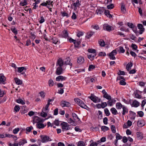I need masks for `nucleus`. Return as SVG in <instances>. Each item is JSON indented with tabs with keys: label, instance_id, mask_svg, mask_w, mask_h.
Here are the masks:
<instances>
[{
	"label": "nucleus",
	"instance_id": "nucleus-1",
	"mask_svg": "<svg viewBox=\"0 0 146 146\" xmlns=\"http://www.w3.org/2000/svg\"><path fill=\"white\" fill-rule=\"evenodd\" d=\"M75 102L79 106L82 108L88 110V107L80 99L76 98L74 99Z\"/></svg>",
	"mask_w": 146,
	"mask_h": 146
},
{
	"label": "nucleus",
	"instance_id": "nucleus-2",
	"mask_svg": "<svg viewBox=\"0 0 146 146\" xmlns=\"http://www.w3.org/2000/svg\"><path fill=\"white\" fill-rule=\"evenodd\" d=\"M61 125L63 131L71 129V126L67 123L63 122L61 123Z\"/></svg>",
	"mask_w": 146,
	"mask_h": 146
},
{
	"label": "nucleus",
	"instance_id": "nucleus-3",
	"mask_svg": "<svg viewBox=\"0 0 146 146\" xmlns=\"http://www.w3.org/2000/svg\"><path fill=\"white\" fill-rule=\"evenodd\" d=\"M88 98L95 103L99 102L101 101L100 98L94 96L92 94H91V96L89 97Z\"/></svg>",
	"mask_w": 146,
	"mask_h": 146
},
{
	"label": "nucleus",
	"instance_id": "nucleus-4",
	"mask_svg": "<svg viewBox=\"0 0 146 146\" xmlns=\"http://www.w3.org/2000/svg\"><path fill=\"white\" fill-rule=\"evenodd\" d=\"M40 137L42 139L41 141L43 143L46 142L48 141H51L52 140L49 136L46 135H41Z\"/></svg>",
	"mask_w": 146,
	"mask_h": 146
},
{
	"label": "nucleus",
	"instance_id": "nucleus-5",
	"mask_svg": "<svg viewBox=\"0 0 146 146\" xmlns=\"http://www.w3.org/2000/svg\"><path fill=\"white\" fill-rule=\"evenodd\" d=\"M117 54V52L116 50H113L109 54V56L110 59L112 60L115 59V56Z\"/></svg>",
	"mask_w": 146,
	"mask_h": 146
},
{
	"label": "nucleus",
	"instance_id": "nucleus-6",
	"mask_svg": "<svg viewBox=\"0 0 146 146\" xmlns=\"http://www.w3.org/2000/svg\"><path fill=\"white\" fill-rule=\"evenodd\" d=\"M43 121L42 120L38 117L36 116H34L33 121V123L34 124L35 123H38L39 122H42Z\"/></svg>",
	"mask_w": 146,
	"mask_h": 146
},
{
	"label": "nucleus",
	"instance_id": "nucleus-7",
	"mask_svg": "<svg viewBox=\"0 0 146 146\" xmlns=\"http://www.w3.org/2000/svg\"><path fill=\"white\" fill-rule=\"evenodd\" d=\"M70 104L68 102L63 101H62L60 104L61 106L62 107H69L70 106Z\"/></svg>",
	"mask_w": 146,
	"mask_h": 146
},
{
	"label": "nucleus",
	"instance_id": "nucleus-8",
	"mask_svg": "<svg viewBox=\"0 0 146 146\" xmlns=\"http://www.w3.org/2000/svg\"><path fill=\"white\" fill-rule=\"evenodd\" d=\"M115 135L116 139L115 142V145L116 146H117L118 140L121 139L122 138V137L118 133H116Z\"/></svg>",
	"mask_w": 146,
	"mask_h": 146
},
{
	"label": "nucleus",
	"instance_id": "nucleus-9",
	"mask_svg": "<svg viewBox=\"0 0 146 146\" xmlns=\"http://www.w3.org/2000/svg\"><path fill=\"white\" fill-rule=\"evenodd\" d=\"M64 64V62L63 60L61 58H60L58 60L56 65L57 66L58 65L59 66L62 67Z\"/></svg>",
	"mask_w": 146,
	"mask_h": 146
},
{
	"label": "nucleus",
	"instance_id": "nucleus-10",
	"mask_svg": "<svg viewBox=\"0 0 146 146\" xmlns=\"http://www.w3.org/2000/svg\"><path fill=\"white\" fill-rule=\"evenodd\" d=\"M63 72V69L62 67L58 66L56 69V74L57 75H59L62 74Z\"/></svg>",
	"mask_w": 146,
	"mask_h": 146
},
{
	"label": "nucleus",
	"instance_id": "nucleus-11",
	"mask_svg": "<svg viewBox=\"0 0 146 146\" xmlns=\"http://www.w3.org/2000/svg\"><path fill=\"white\" fill-rule=\"evenodd\" d=\"M70 60L69 58H67L65 59V60L64 61V64L69 65L70 66H72V64L70 62Z\"/></svg>",
	"mask_w": 146,
	"mask_h": 146
},
{
	"label": "nucleus",
	"instance_id": "nucleus-12",
	"mask_svg": "<svg viewBox=\"0 0 146 146\" xmlns=\"http://www.w3.org/2000/svg\"><path fill=\"white\" fill-rule=\"evenodd\" d=\"M77 61L78 63L81 64L84 62V60L83 57L80 56L77 59Z\"/></svg>",
	"mask_w": 146,
	"mask_h": 146
},
{
	"label": "nucleus",
	"instance_id": "nucleus-13",
	"mask_svg": "<svg viewBox=\"0 0 146 146\" xmlns=\"http://www.w3.org/2000/svg\"><path fill=\"white\" fill-rule=\"evenodd\" d=\"M104 29L107 31H110L111 30V27L107 24L104 25Z\"/></svg>",
	"mask_w": 146,
	"mask_h": 146
},
{
	"label": "nucleus",
	"instance_id": "nucleus-14",
	"mask_svg": "<svg viewBox=\"0 0 146 146\" xmlns=\"http://www.w3.org/2000/svg\"><path fill=\"white\" fill-rule=\"evenodd\" d=\"M145 122L143 120L139 121L137 122V125L139 127H142L145 125Z\"/></svg>",
	"mask_w": 146,
	"mask_h": 146
},
{
	"label": "nucleus",
	"instance_id": "nucleus-15",
	"mask_svg": "<svg viewBox=\"0 0 146 146\" xmlns=\"http://www.w3.org/2000/svg\"><path fill=\"white\" fill-rule=\"evenodd\" d=\"M66 79L65 77H64L62 76H59L56 78V80L57 81H60V80H65Z\"/></svg>",
	"mask_w": 146,
	"mask_h": 146
},
{
	"label": "nucleus",
	"instance_id": "nucleus-16",
	"mask_svg": "<svg viewBox=\"0 0 146 146\" xmlns=\"http://www.w3.org/2000/svg\"><path fill=\"white\" fill-rule=\"evenodd\" d=\"M62 36L64 38H68V31L64 30L62 32Z\"/></svg>",
	"mask_w": 146,
	"mask_h": 146
},
{
	"label": "nucleus",
	"instance_id": "nucleus-17",
	"mask_svg": "<svg viewBox=\"0 0 146 146\" xmlns=\"http://www.w3.org/2000/svg\"><path fill=\"white\" fill-rule=\"evenodd\" d=\"M121 12L123 13H125L126 12V8L125 7V5L123 3H121Z\"/></svg>",
	"mask_w": 146,
	"mask_h": 146
},
{
	"label": "nucleus",
	"instance_id": "nucleus-18",
	"mask_svg": "<svg viewBox=\"0 0 146 146\" xmlns=\"http://www.w3.org/2000/svg\"><path fill=\"white\" fill-rule=\"evenodd\" d=\"M41 122H39L37 123L36 125V127L38 129L43 128L45 127V125L44 124L41 123Z\"/></svg>",
	"mask_w": 146,
	"mask_h": 146
},
{
	"label": "nucleus",
	"instance_id": "nucleus-19",
	"mask_svg": "<svg viewBox=\"0 0 146 146\" xmlns=\"http://www.w3.org/2000/svg\"><path fill=\"white\" fill-rule=\"evenodd\" d=\"M6 80L5 77L4 76H0V83L5 84V81Z\"/></svg>",
	"mask_w": 146,
	"mask_h": 146
},
{
	"label": "nucleus",
	"instance_id": "nucleus-20",
	"mask_svg": "<svg viewBox=\"0 0 146 146\" xmlns=\"http://www.w3.org/2000/svg\"><path fill=\"white\" fill-rule=\"evenodd\" d=\"M96 54H90L88 55V58L91 60H93L94 59V57L96 56Z\"/></svg>",
	"mask_w": 146,
	"mask_h": 146
},
{
	"label": "nucleus",
	"instance_id": "nucleus-21",
	"mask_svg": "<svg viewBox=\"0 0 146 146\" xmlns=\"http://www.w3.org/2000/svg\"><path fill=\"white\" fill-rule=\"evenodd\" d=\"M81 5L80 2L79 0H77L76 2L74 3L73 4V5L74 7H79Z\"/></svg>",
	"mask_w": 146,
	"mask_h": 146
},
{
	"label": "nucleus",
	"instance_id": "nucleus-22",
	"mask_svg": "<svg viewBox=\"0 0 146 146\" xmlns=\"http://www.w3.org/2000/svg\"><path fill=\"white\" fill-rule=\"evenodd\" d=\"M137 137L139 139H141L143 138V134L140 132H137Z\"/></svg>",
	"mask_w": 146,
	"mask_h": 146
},
{
	"label": "nucleus",
	"instance_id": "nucleus-23",
	"mask_svg": "<svg viewBox=\"0 0 146 146\" xmlns=\"http://www.w3.org/2000/svg\"><path fill=\"white\" fill-rule=\"evenodd\" d=\"M94 33V32L91 31L88 32L87 33L86 37L88 38H89Z\"/></svg>",
	"mask_w": 146,
	"mask_h": 146
},
{
	"label": "nucleus",
	"instance_id": "nucleus-24",
	"mask_svg": "<svg viewBox=\"0 0 146 146\" xmlns=\"http://www.w3.org/2000/svg\"><path fill=\"white\" fill-rule=\"evenodd\" d=\"M132 105L135 107H137L139 106V102L136 100H135L133 102Z\"/></svg>",
	"mask_w": 146,
	"mask_h": 146
},
{
	"label": "nucleus",
	"instance_id": "nucleus-25",
	"mask_svg": "<svg viewBox=\"0 0 146 146\" xmlns=\"http://www.w3.org/2000/svg\"><path fill=\"white\" fill-rule=\"evenodd\" d=\"M123 112L122 114L123 115H125L126 113H128V110L126 107H125L124 106L123 107Z\"/></svg>",
	"mask_w": 146,
	"mask_h": 146
},
{
	"label": "nucleus",
	"instance_id": "nucleus-26",
	"mask_svg": "<svg viewBox=\"0 0 146 146\" xmlns=\"http://www.w3.org/2000/svg\"><path fill=\"white\" fill-rule=\"evenodd\" d=\"M133 64L131 62H129L127 65L126 69L127 71H129L131 69V67L132 66Z\"/></svg>",
	"mask_w": 146,
	"mask_h": 146
},
{
	"label": "nucleus",
	"instance_id": "nucleus-27",
	"mask_svg": "<svg viewBox=\"0 0 146 146\" xmlns=\"http://www.w3.org/2000/svg\"><path fill=\"white\" fill-rule=\"evenodd\" d=\"M15 80L16 84L18 85L21 84L22 83V81L17 78H15Z\"/></svg>",
	"mask_w": 146,
	"mask_h": 146
},
{
	"label": "nucleus",
	"instance_id": "nucleus-28",
	"mask_svg": "<svg viewBox=\"0 0 146 146\" xmlns=\"http://www.w3.org/2000/svg\"><path fill=\"white\" fill-rule=\"evenodd\" d=\"M68 122L72 125L75 126L76 125L74 121L71 118L68 119Z\"/></svg>",
	"mask_w": 146,
	"mask_h": 146
},
{
	"label": "nucleus",
	"instance_id": "nucleus-29",
	"mask_svg": "<svg viewBox=\"0 0 146 146\" xmlns=\"http://www.w3.org/2000/svg\"><path fill=\"white\" fill-rule=\"evenodd\" d=\"M116 107L117 109H121L123 106L119 102L117 103L116 104Z\"/></svg>",
	"mask_w": 146,
	"mask_h": 146
},
{
	"label": "nucleus",
	"instance_id": "nucleus-30",
	"mask_svg": "<svg viewBox=\"0 0 146 146\" xmlns=\"http://www.w3.org/2000/svg\"><path fill=\"white\" fill-rule=\"evenodd\" d=\"M104 13L105 15H106L109 18H111L112 17L110 13L108 10H105Z\"/></svg>",
	"mask_w": 146,
	"mask_h": 146
},
{
	"label": "nucleus",
	"instance_id": "nucleus-31",
	"mask_svg": "<svg viewBox=\"0 0 146 146\" xmlns=\"http://www.w3.org/2000/svg\"><path fill=\"white\" fill-rule=\"evenodd\" d=\"M16 102L18 103L21 104L22 105H24L25 104V102L23 100L21 99H18L16 100Z\"/></svg>",
	"mask_w": 146,
	"mask_h": 146
},
{
	"label": "nucleus",
	"instance_id": "nucleus-32",
	"mask_svg": "<svg viewBox=\"0 0 146 146\" xmlns=\"http://www.w3.org/2000/svg\"><path fill=\"white\" fill-rule=\"evenodd\" d=\"M99 43L100 45L102 47L104 46L105 45L104 40L102 39H101L99 41Z\"/></svg>",
	"mask_w": 146,
	"mask_h": 146
},
{
	"label": "nucleus",
	"instance_id": "nucleus-33",
	"mask_svg": "<svg viewBox=\"0 0 146 146\" xmlns=\"http://www.w3.org/2000/svg\"><path fill=\"white\" fill-rule=\"evenodd\" d=\"M24 70H26V68H25L24 67H21L18 68V72H21Z\"/></svg>",
	"mask_w": 146,
	"mask_h": 146
},
{
	"label": "nucleus",
	"instance_id": "nucleus-34",
	"mask_svg": "<svg viewBox=\"0 0 146 146\" xmlns=\"http://www.w3.org/2000/svg\"><path fill=\"white\" fill-rule=\"evenodd\" d=\"M72 115L74 120H76L78 119L79 120H80V119L77 116V115L75 113H73L72 114Z\"/></svg>",
	"mask_w": 146,
	"mask_h": 146
},
{
	"label": "nucleus",
	"instance_id": "nucleus-35",
	"mask_svg": "<svg viewBox=\"0 0 146 146\" xmlns=\"http://www.w3.org/2000/svg\"><path fill=\"white\" fill-rule=\"evenodd\" d=\"M105 10L103 8H102L101 9L98 10V11L97 12V14H102L103 13V12L105 11Z\"/></svg>",
	"mask_w": 146,
	"mask_h": 146
},
{
	"label": "nucleus",
	"instance_id": "nucleus-36",
	"mask_svg": "<svg viewBox=\"0 0 146 146\" xmlns=\"http://www.w3.org/2000/svg\"><path fill=\"white\" fill-rule=\"evenodd\" d=\"M110 110L113 114L115 115L117 114V111L115 108H112Z\"/></svg>",
	"mask_w": 146,
	"mask_h": 146
},
{
	"label": "nucleus",
	"instance_id": "nucleus-37",
	"mask_svg": "<svg viewBox=\"0 0 146 146\" xmlns=\"http://www.w3.org/2000/svg\"><path fill=\"white\" fill-rule=\"evenodd\" d=\"M103 97L104 98L107 100H110L111 99V97L107 93V94H106L105 95H104Z\"/></svg>",
	"mask_w": 146,
	"mask_h": 146
},
{
	"label": "nucleus",
	"instance_id": "nucleus-38",
	"mask_svg": "<svg viewBox=\"0 0 146 146\" xmlns=\"http://www.w3.org/2000/svg\"><path fill=\"white\" fill-rule=\"evenodd\" d=\"M21 5L24 6L26 5L27 4V0H24L21 2L20 3Z\"/></svg>",
	"mask_w": 146,
	"mask_h": 146
},
{
	"label": "nucleus",
	"instance_id": "nucleus-39",
	"mask_svg": "<svg viewBox=\"0 0 146 146\" xmlns=\"http://www.w3.org/2000/svg\"><path fill=\"white\" fill-rule=\"evenodd\" d=\"M88 52L90 53L93 54H96V50L94 49H89L88 50Z\"/></svg>",
	"mask_w": 146,
	"mask_h": 146
},
{
	"label": "nucleus",
	"instance_id": "nucleus-40",
	"mask_svg": "<svg viewBox=\"0 0 146 146\" xmlns=\"http://www.w3.org/2000/svg\"><path fill=\"white\" fill-rule=\"evenodd\" d=\"M130 115H133V116H132L130 117L131 119H134L135 117V113L131 111H130Z\"/></svg>",
	"mask_w": 146,
	"mask_h": 146
},
{
	"label": "nucleus",
	"instance_id": "nucleus-41",
	"mask_svg": "<svg viewBox=\"0 0 146 146\" xmlns=\"http://www.w3.org/2000/svg\"><path fill=\"white\" fill-rule=\"evenodd\" d=\"M85 143L82 141H80L78 142V146H85Z\"/></svg>",
	"mask_w": 146,
	"mask_h": 146
},
{
	"label": "nucleus",
	"instance_id": "nucleus-42",
	"mask_svg": "<svg viewBox=\"0 0 146 146\" xmlns=\"http://www.w3.org/2000/svg\"><path fill=\"white\" fill-rule=\"evenodd\" d=\"M44 111L42 110V111L40 113V115L42 117H45L47 116V114L46 113V112H44Z\"/></svg>",
	"mask_w": 146,
	"mask_h": 146
},
{
	"label": "nucleus",
	"instance_id": "nucleus-43",
	"mask_svg": "<svg viewBox=\"0 0 146 146\" xmlns=\"http://www.w3.org/2000/svg\"><path fill=\"white\" fill-rule=\"evenodd\" d=\"M101 129L103 131H106L108 130L109 128L106 126H102L101 127Z\"/></svg>",
	"mask_w": 146,
	"mask_h": 146
},
{
	"label": "nucleus",
	"instance_id": "nucleus-44",
	"mask_svg": "<svg viewBox=\"0 0 146 146\" xmlns=\"http://www.w3.org/2000/svg\"><path fill=\"white\" fill-rule=\"evenodd\" d=\"M104 112L105 114L107 116H108L110 115V113L108 110L107 108H105L104 110Z\"/></svg>",
	"mask_w": 146,
	"mask_h": 146
},
{
	"label": "nucleus",
	"instance_id": "nucleus-45",
	"mask_svg": "<svg viewBox=\"0 0 146 146\" xmlns=\"http://www.w3.org/2000/svg\"><path fill=\"white\" fill-rule=\"evenodd\" d=\"M54 84V82L51 79L49 80L48 81V85L50 87H51L53 86Z\"/></svg>",
	"mask_w": 146,
	"mask_h": 146
},
{
	"label": "nucleus",
	"instance_id": "nucleus-46",
	"mask_svg": "<svg viewBox=\"0 0 146 146\" xmlns=\"http://www.w3.org/2000/svg\"><path fill=\"white\" fill-rule=\"evenodd\" d=\"M107 8L108 9H111L113 8L114 6L113 4H111L110 5H108L107 6Z\"/></svg>",
	"mask_w": 146,
	"mask_h": 146
},
{
	"label": "nucleus",
	"instance_id": "nucleus-47",
	"mask_svg": "<svg viewBox=\"0 0 146 146\" xmlns=\"http://www.w3.org/2000/svg\"><path fill=\"white\" fill-rule=\"evenodd\" d=\"M111 128L113 133H115L116 132L115 127L114 125H111Z\"/></svg>",
	"mask_w": 146,
	"mask_h": 146
},
{
	"label": "nucleus",
	"instance_id": "nucleus-48",
	"mask_svg": "<svg viewBox=\"0 0 146 146\" xmlns=\"http://www.w3.org/2000/svg\"><path fill=\"white\" fill-rule=\"evenodd\" d=\"M46 3L47 5H48L49 6H51V7L53 6V5L52 4V3H53V1H51L50 0H48L46 1Z\"/></svg>",
	"mask_w": 146,
	"mask_h": 146
},
{
	"label": "nucleus",
	"instance_id": "nucleus-49",
	"mask_svg": "<svg viewBox=\"0 0 146 146\" xmlns=\"http://www.w3.org/2000/svg\"><path fill=\"white\" fill-rule=\"evenodd\" d=\"M134 94H135V97L138 99H141L142 98V96L140 95H139L137 92H135Z\"/></svg>",
	"mask_w": 146,
	"mask_h": 146
},
{
	"label": "nucleus",
	"instance_id": "nucleus-50",
	"mask_svg": "<svg viewBox=\"0 0 146 146\" xmlns=\"http://www.w3.org/2000/svg\"><path fill=\"white\" fill-rule=\"evenodd\" d=\"M61 13L63 17L66 16L67 17H69L68 14L65 11L61 12Z\"/></svg>",
	"mask_w": 146,
	"mask_h": 146
},
{
	"label": "nucleus",
	"instance_id": "nucleus-51",
	"mask_svg": "<svg viewBox=\"0 0 146 146\" xmlns=\"http://www.w3.org/2000/svg\"><path fill=\"white\" fill-rule=\"evenodd\" d=\"M119 53H123L125 52V50L123 47L120 46L119 47Z\"/></svg>",
	"mask_w": 146,
	"mask_h": 146
},
{
	"label": "nucleus",
	"instance_id": "nucleus-52",
	"mask_svg": "<svg viewBox=\"0 0 146 146\" xmlns=\"http://www.w3.org/2000/svg\"><path fill=\"white\" fill-rule=\"evenodd\" d=\"M20 108L18 105H16L14 108V110L16 112L19 111Z\"/></svg>",
	"mask_w": 146,
	"mask_h": 146
},
{
	"label": "nucleus",
	"instance_id": "nucleus-53",
	"mask_svg": "<svg viewBox=\"0 0 146 146\" xmlns=\"http://www.w3.org/2000/svg\"><path fill=\"white\" fill-rule=\"evenodd\" d=\"M108 100V101L107 102V104L108 105L110 106H111L113 105L112 100H111V99Z\"/></svg>",
	"mask_w": 146,
	"mask_h": 146
},
{
	"label": "nucleus",
	"instance_id": "nucleus-54",
	"mask_svg": "<svg viewBox=\"0 0 146 146\" xmlns=\"http://www.w3.org/2000/svg\"><path fill=\"white\" fill-rule=\"evenodd\" d=\"M84 33L83 32L81 31H78L77 33V36L78 37H80L83 35Z\"/></svg>",
	"mask_w": 146,
	"mask_h": 146
},
{
	"label": "nucleus",
	"instance_id": "nucleus-55",
	"mask_svg": "<svg viewBox=\"0 0 146 146\" xmlns=\"http://www.w3.org/2000/svg\"><path fill=\"white\" fill-rule=\"evenodd\" d=\"M19 130V128H17L13 129V132L14 134H16Z\"/></svg>",
	"mask_w": 146,
	"mask_h": 146
},
{
	"label": "nucleus",
	"instance_id": "nucleus-56",
	"mask_svg": "<svg viewBox=\"0 0 146 146\" xmlns=\"http://www.w3.org/2000/svg\"><path fill=\"white\" fill-rule=\"evenodd\" d=\"M81 43V42H80L76 41V42H75V44H74L75 47H78Z\"/></svg>",
	"mask_w": 146,
	"mask_h": 146
},
{
	"label": "nucleus",
	"instance_id": "nucleus-57",
	"mask_svg": "<svg viewBox=\"0 0 146 146\" xmlns=\"http://www.w3.org/2000/svg\"><path fill=\"white\" fill-rule=\"evenodd\" d=\"M11 30L15 35H17V31L15 28H12Z\"/></svg>",
	"mask_w": 146,
	"mask_h": 146
},
{
	"label": "nucleus",
	"instance_id": "nucleus-58",
	"mask_svg": "<svg viewBox=\"0 0 146 146\" xmlns=\"http://www.w3.org/2000/svg\"><path fill=\"white\" fill-rule=\"evenodd\" d=\"M127 25L129 27L131 28H134L135 26L132 23H127Z\"/></svg>",
	"mask_w": 146,
	"mask_h": 146
},
{
	"label": "nucleus",
	"instance_id": "nucleus-59",
	"mask_svg": "<svg viewBox=\"0 0 146 146\" xmlns=\"http://www.w3.org/2000/svg\"><path fill=\"white\" fill-rule=\"evenodd\" d=\"M107 104L106 102H103L101 104L102 108H104L107 106Z\"/></svg>",
	"mask_w": 146,
	"mask_h": 146
},
{
	"label": "nucleus",
	"instance_id": "nucleus-60",
	"mask_svg": "<svg viewBox=\"0 0 146 146\" xmlns=\"http://www.w3.org/2000/svg\"><path fill=\"white\" fill-rule=\"evenodd\" d=\"M33 129V127L32 126H30V127H27L26 128V130L27 131L30 132L31 130Z\"/></svg>",
	"mask_w": 146,
	"mask_h": 146
},
{
	"label": "nucleus",
	"instance_id": "nucleus-61",
	"mask_svg": "<svg viewBox=\"0 0 146 146\" xmlns=\"http://www.w3.org/2000/svg\"><path fill=\"white\" fill-rule=\"evenodd\" d=\"M108 119L107 117H104L103 120V122L104 124L106 125L108 124Z\"/></svg>",
	"mask_w": 146,
	"mask_h": 146
},
{
	"label": "nucleus",
	"instance_id": "nucleus-62",
	"mask_svg": "<svg viewBox=\"0 0 146 146\" xmlns=\"http://www.w3.org/2000/svg\"><path fill=\"white\" fill-rule=\"evenodd\" d=\"M95 68V66L92 65H90L89 66L88 68V70L91 71L92 70Z\"/></svg>",
	"mask_w": 146,
	"mask_h": 146
},
{
	"label": "nucleus",
	"instance_id": "nucleus-63",
	"mask_svg": "<svg viewBox=\"0 0 146 146\" xmlns=\"http://www.w3.org/2000/svg\"><path fill=\"white\" fill-rule=\"evenodd\" d=\"M40 96L42 98H44L45 96V93L43 91H41L39 93Z\"/></svg>",
	"mask_w": 146,
	"mask_h": 146
},
{
	"label": "nucleus",
	"instance_id": "nucleus-64",
	"mask_svg": "<svg viewBox=\"0 0 146 146\" xmlns=\"http://www.w3.org/2000/svg\"><path fill=\"white\" fill-rule=\"evenodd\" d=\"M138 114L140 117H142L144 115V113L142 111H141L138 112Z\"/></svg>",
	"mask_w": 146,
	"mask_h": 146
}]
</instances>
